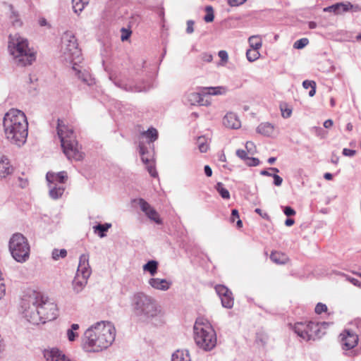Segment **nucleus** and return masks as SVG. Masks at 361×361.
I'll list each match as a JSON object with an SVG mask.
<instances>
[{"mask_svg": "<svg viewBox=\"0 0 361 361\" xmlns=\"http://www.w3.org/2000/svg\"><path fill=\"white\" fill-rule=\"evenodd\" d=\"M6 294V285L4 279H0V299H1Z\"/></svg>", "mask_w": 361, "mask_h": 361, "instance_id": "44", "label": "nucleus"}, {"mask_svg": "<svg viewBox=\"0 0 361 361\" xmlns=\"http://www.w3.org/2000/svg\"><path fill=\"white\" fill-rule=\"evenodd\" d=\"M62 49L63 53L74 61L78 60L81 56V51L78 48V44L75 37L71 33L66 32L62 37Z\"/></svg>", "mask_w": 361, "mask_h": 361, "instance_id": "12", "label": "nucleus"}, {"mask_svg": "<svg viewBox=\"0 0 361 361\" xmlns=\"http://www.w3.org/2000/svg\"><path fill=\"white\" fill-rule=\"evenodd\" d=\"M197 144L200 152H207L209 148L208 141L204 136H200L197 138Z\"/></svg>", "mask_w": 361, "mask_h": 361, "instance_id": "30", "label": "nucleus"}, {"mask_svg": "<svg viewBox=\"0 0 361 361\" xmlns=\"http://www.w3.org/2000/svg\"><path fill=\"white\" fill-rule=\"evenodd\" d=\"M215 290L221 300L222 305L226 308H231L234 304L232 292L223 285L216 286Z\"/></svg>", "mask_w": 361, "mask_h": 361, "instance_id": "14", "label": "nucleus"}, {"mask_svg": "<svg viewBox=\"0 0 361 361\" xmlns=\"http://www.w3.org/2000/svg\"><path fill=\"white\" fill-rule=\"evenodd\" d=\"M295 221L293 219H287L285 221V224L287 226H291L294 224Z\"/></svg>", "mask_w": 361, "mask_h": 361, "instance_id": "60", "label": "nucleus"}, {"mask_svg": "<svg viewBox=\"0 0 361 361\" xmlns=\"http://www.w3.org/2000/svg\"><path fill=\"white\" fill-rule=\"evenodd\" d=\"M246 151L243 149H238L236 155L241 159L244 160L245 163L250 166H256L259 165V160L257 158L249 157Z\"/></svg>", "mask_w": 361, "mask_h": 361, "instance_id": "22", "label": "nucleus"}, {"mask_svg": "<svg viewBox=\"0 0 361 361\" xmlns=\"http://www.w3.org/2000/svg\"><path fill=\"white\" fill-rule=\"evenodd\" d=\"M353 128V124L351 123H348L346 126V129L348 131H352Z\"/></svg>", "mask_w": 361, "mask_h": 361, "instance_id": "64", "label": "nucleus"}, {"mask_svg": "<svg viewBox=\"0 0 361 361\" xmlns=\"http://www.w3.org/2000/svg\"><path fill=\"white\" fill-rule=\"evenodd\" d=\"M64 192V188L63 186H58L57 185H51V188H49V195L53 199H58L63 195Z\"/></svg>", "mask_w": 361, "mask_h": 361, "instance_id": "27", "label": "nucleus"}, {"mask_svg": "<svg viewBox=\"0 0 361 361\" xmlns=\"http://www.w3.org/2000/svg\"><path fill=\"white\" fill-rule=\"evenodd\" d=\"M195 340L204 350H212L216 343V334L211 324L204 318H198L194 325Z\"/></svg>", "mask_w": 361, "mask_h": 361, "instance_id": "6", "label": "nucleus"}, {"mask_svg": "<svg viewBox=\"0 0 361 361\" xmlns=\"http://www.w3.org/2000/svg\"><path fill=\"white\" fill-rule=\"evenodd\" d=\"M51 255L53 259L58 260L60 258H65L67 256V251L66 249H54Z\"/></svg>", "mask_w": 361, "mask_h": 361, "instance_id": "38", "label": "nucleus"}, {"mask_svg": "<svg viewBox=\"0 0 361 361\" xmlns=\"http://www.w3.org/2000/svg\"><path fill=\"white\" fill-rule=\"evenodd\" d=\"M257 132L266 136H271L274 132V127L269 123H263L257 127Z\"/></svg>", "mask_w": 361, "mask_h": 361, "instance_id": "26", "label": "nucleus"}, {"mask_svg": "<svg viewBox=\"0 0 361 361\" xmlns=\"http://www.w3.org/2000/svg\"><path fill=\"white\" fill-rule=\"evenodd\" d=\"M240 218L238 211L237 209H233L231 212V221L234 222L237 219Z\"/></svg>", "mask_w": 361, "mask_h": 361, "instance_id": "50", "label": "nucleus"}, {"mask_svg": "<svg viewBox=\"0 0 361 361\" xmlns=\"http://www.w3.org/2000/svg\"><path fill=\"white\" fill-rule=\"evenodd\" d=\"M131 305L133 310L137 315L154 317L160 312L155 300L142 293L133 295Z\"/></svg>", "mask_w": 361, "mask_h": 361, "instance_id": "7", "label": "nucleus"}, {"mask_svg": "<svg viewBox=\"0 0 361 361\" xmlns=\"http://www.w3.org/2000/svg\"><path fill=\"white\" fill-rule=\"evenodd\" d=\"M142 135L148 139L150 142H153L157 140L159 136L157 130L152 127L149 128L146 131H143Z\"/></svg>", "mask_w": 361, "mask_h": 361, "instance_id": "28", "label": "nucleus"}, {"mask_svg": "<svg viewBox=\"0 0 361 361\" xmlns=\"http://www.w3.org/2000/svg\"><path fill=\"white\" fill-rule=\"evenodd\" d=\"M27 127L25 114L18 109H12L4 118V128L6 138L13 144L20 146L27 137Z\"/></svg>", "mask_w": 361, "mask_h": 361, "instance_id": "2", "label": "nucleus"}, {"mask_svg": "<svg viewBox=\"0 0 361 361\" xmlns=\"http://www.w3.org/2000/svg\"><path fill=\"white\" fill-rule=\"evenodd\" d=\"M44 357L47 361H71L62 351L55 348L44 350Z\"/></svg>", "mask_w": 361, "mask_h": 361, "instance_id": "16", "label": "nucleus"}, {"mask_svg": "<svg viewBox=\"0 0 361 361\" xmlns=\"http://www.w3.org/2000/svg\"><path fill=\"white\" fill-rule=\"evenodd\" d=\"M91 274V268L89 264V255L83 254L80 257L79 264L73 284L77 290H80L87 282Z\"/></svg>", "mask_w": 361, "mask_h": 361, "instance_id": "10", "label": "nucleus"}, {"mask_svg": "<svg viewBox=\"0 0 361 361\" xmlns=\"http://www.w3.org/2000/svg\"><path fill=\"white\" fill-rule=\"evenodd\" d=\"M281 114H282V116L283 118H288L291 116V114H292V109H289V108H287V107H283V106H281Z\"/></svg>", "mask_w": 361, "mask_h": 361, "instance_id": "42", "label": "nucleus"}, {"mask_svg": "<svg viewBox=\"0 0 361 361\" xmlns=\"http://www.w3.org/2000/svg\"><path fill=\"white\" fill-rule=\"evenodd\" d=\"M320 329V324L313 322H297L293 326L295 333L305 341L319 337Z\"/></svg>", "mask_w": 361, "mask_h": 361, "instance_id": "11", "label": "nucleus"}, {"mask_svg": "<svg viewBox=\"0 0 361 361\" xmlns=\"http://www.w3.org/2000/svg\"><path fill=\"white\" fill-rule=\"evenodd\" d=\"M202 59L204 61L211 62L213 59V57L212 54L205 53L202 54Z\"/></svg>", "mask_w": 361, "mask_h": 361, "instance_id": "55", "label": "nucleus"}, {"mask_svg": "<svg viewBox=\"0 0 361 361\" xmlns=\"http://www.w3.org/2000/svg\"><path fill=\"white\" fill-rule=\"evenodd\" d=\"M245 147L247 151V152L250 154H254L255 152V146L253 142H247L245 144Z\"/></svg>", "mask_w": 361, "mask_h": 361, "instance_id": "43", "label": "nucleus"}, {"mask_svg": "<svg viewBox=\"0 0 361 361\" xmlns=\"http://www.w3.org/2000/svg\"><path fill=\"white\" fill-rule=\"evenodd\" d=\"M13 172V167L6 157L0 156V176L6 177Z\"/></svg>", "mask_w": 361, "mask_h": 361, "instance_id": "23", "label": "nucleus"}, {"mask_svg": "<svg viewBox=\"0 0 361 361\" xmlns=\"http://www.w3.org/2000/svg\"><path fill=\"white\" fill-rule=\"evenodd\" d=\"M355 151L350 149L345 148L343 150V154L348 157H353L355 154Z\"/></svg>", "mask_w": 361, "mask_h": 361, "instance_id": "51", "label": "nucleus"}, {"mask_svg": "<svg viewBox=\"0 0 361 361\" xmlns=\"http://www.w3.org/2000/svg\"><path fill=\"white\" fill-rule=\"evenodd\" d=\"M193 26H194V22L192 21V20H188L187 22V28H186V31L188 33H192L194 31V28H193Z\"/></svg>", "mask_w": 361, "mask_h": 361, "instance_id": "52", "label": "nucleus"}, {"mask_svg": "<svg viewBox=\"0 0 361 361\" xmlns=\"http://www.w3.org/2000/svg\"><path fill=\"white\" fill-rule=\"evenodd\" d=\"M248 42L251 48L259 49L262 46V39L257 35L251 36Z\"/></svg>", "mask_w": 361, "mask_h": 361, "instance_id": "33", "label": "nucleus"}, {"mask_svg": "<svg viewBox=\"0 0 361 361\" xmlns=\"http://www.w3.org/2000/svg\"><path fill=\"white\" fill-rule=\"evenodd\" d=\"M39 23L41 26H44L47 25V20L44 18L39 19Z\"/></svg>", "mask_w": 361, "mask_h": 361, "instance_id": "63", "label": "nucleus"}, {"mask_svg": "<svg viewBox=\"0 0 361 361\" xmlns=\"http://www.w3.org/2000/svg\"><path fill=\"white\" fill-rule=\"evenodd\" d=\"M257 338L261 341L262 343H265V340L267 339V336L263 334H257Z\"/></svg>", "mask_w": 361, "mask_h": 361, "instance_id": "59", "label": "nucleus"}, {"mask_svg": "<svg viewBox=\"0 0 361 361\" xmlns=\"http://www.w3.org/2000/svg\"><path fill=\"white\" fill-rule=\"evenodd\" d=\"M67 173L65 171L59 173L48 172L46 175V179L49 183V188H51V185H57L58 183H64L67 180Z\"/></svg>", "mask_w": 361, "mask_h": 361, "instance_id": "17", "label": "nucleus"}, {"mask_svg": "<svg viewBox=\"0 0 361 361\" xmlns=\"http://www.w3.org/2000/svg\"><path fill=\"white\" fill-rule=\"evenodd\" d=\"M90 0H72L73 8L75 13L81 12L85 6L89 4Z\"/></svg>", "mask_w": 361, "mask_h": 361, "instance_id": "29", "label": "nucleus"}, {"mask_svg": "<svg viewBox=\"0 0 361 361\" xmlns=\"http://www.w3.org/2000/svg\"><path fill=\"white\" fill-rule=\"evenodd\" d=\"M216 189L222 198L226 200L230 198V193L228 190L226 188H224L223 183H218L216 185Z\"/></svg>", "mask_w": 361, "mask_h": 361, "instance_id": "36", "label": "nucleus"}, {"mask_svg": "<svg viewBox=\"0 0 361 361\" xmlns=\"http://www.w3.org/2000/svg\"><path fill=\"white\" fill-rule=\"evenodd\" d=\"M302 86L305 89L311 88V90L309 92V95L310 97H313L316 92V82L312 80H305L302 82Z\"/></svg>", "mask_w": 361, "mask_h": 361, "instance_id": "37", "label": "nucleus"}, {"mask_svg": "<svg viewBox=\"0 0 361 361\" xmlns=\"http://www.w3.org/2000/svg\"><path fill=\"white\" fill-rule=\"evenodd\" d=\"M122 35H121V40L122 41H124V40H126L130 35V32L128 31L126 29H122Z\"/></svg>", "mask_w": 361, "mask_h": 361, "instance_id": "56", "label": "nucleus"}, {"mask_svg": "<svg viewBox=\"0 0 361 361\" xmlns=\"http://www.w3.org/2000/svg\"><path fill=\"white\" fill-rule=\"evenodd\" d=\"M57 135L60 139L63 153L68 159L79 161L82 159L83 153L80 151L73 127L63 119H58Z\"/></svg>", "mask_w": 361, "mask_h": 361, "instance_id": "4", "label": "nucleus"}, {"mask_svg": "<svg viewBox=\"0 0 361 361\" xmlns=\"http://www.w3.org/2000/svg\"><path fill=\"white\" fill-rule=\"evenodd\" d=\"M224 124L226 127L238 129L240 127V121L233 113H228L224 118Z\"/></svg>", "mask_w": 361, "mask_h": 361, "instance_id": "19", "label": "nucleus"}, {"mask_svg": "<svg viewBox=\"0 0 361 361\" xmlns=\"http://www.w3.org/2000/svg\"><path fill=\"white\" fill-rule=\"evenodd\" d=\"M246 56L249 61H255L260 56V53L258 49L250 48L246 52Z\"/></svg>", "mask_w": 361, "mask_h": 361, "instance_id": "34", "label": "nucleus"}, {"mask_svg": "<svg viewBox=\"0 0 361 361\" xmlns=\"http://www.w3.org/2000/svg\"><path fill=\"white\" fill-rule=\"evenodd\" d=\"M32 306L25 310L27 319L33 324H44L52 321L57 317L56 305L39 293L35 294V298L30 296Z\"/></svg>", "mask_w": 361, "mask_h": 361, "instance_id": "3", "label": "nucleus"}, {"mask_svg": "<svg viewBox=\"0 0 361 361\" xmlns=\"http://www.w3.org/2000/svg\"><path fill=\"white\" fill-rule=\"evenodd\" d=\"M228 92V88L225 86L217 87H202L199 88V92H194L190 95V101L193 104L198 103L202 106H208L210 102L207 99H204L206 95H224Z\"/></svg>", "mask_w": 361, "mask_h": 361, "instance_id": "9", "label": "nucleus"}, {"mask_svg": "<svg viewBox=\"0 0 361 361\" xmlns=\"http://www.w3.org/2000/svg\"><path fill=\"white\" fill-rule=\"evenodd\" d=\"M18 182L19 186L22 188H24L28 185V180L27 178L19 177Z\"/></svg>", "mask_w": 361, "mask_h": 361, "instance_id": "49", "label": "nucleus"}, {"mask_svg": "<svg viewBox=\"0 0 361 361\" xmlns=\"http://www.w3.org/2000/svg\"><path fill=\"white\" fill-rule=\"evenodd\" d=\"M308 26L310 29H314L317 27V23L313 21H310L308 23Z\"/></svg>", "mask_w": 361, "mask_h": 361, "instance_id": "61", "label": "nucleus"}, {"mask_svg": "<svg viewBox=\"0 0 361 361\" xmlns=\"http://www.w3.org/2000/svg\"><path fill=\"white\" fill-rule=\"evenodd\" d=\"M326 311L327 307L325 304L319 302L315 307V312L318 314H320L322 312H326Z\"/></svg>", "mask_w": 361, "mask_h": 361, "instance_id": "41", "label": "nucleus"}, {"mask_svg": "<svg viewBox=\"0 0 361 361\" xmlns=\"http://www.w3.org/2000/svg\"><path fill=\"white\" fill-rule=\"evenodd\" d=\"M219 56L224 61H226L228 58L227 52L224 50H221L219 52Z\"/></svg>", "mask_w": 361, "mask_h": 361, "instance_id": "53", "label": "nucleus"}, {"mask_svg": "<svg viewBox=\"0 0 361 361\" xmlns=\"http://www.w3.org/2000/svg\"><path fill=\"white\" fill-rule=\"evenodd\" d=\"M158 263L156 261L152 260L148 262L143 266L144 271H149L152 276L155 275L157 271Z\"/></svg>", "mask_w": 361, "mask_h": 361, "instance_id": "32", "label": "nucleus"}, {"mask_svg": "<svg viewBox=\"0 0 361 361\" xmlns=\"http://www.w3.org/2000/svg\"><path fill=\"white\" fill-rule=\"evenodd\" d=\"M116 329L109 322H99L86 330L82 339L84 349L99 352L106 349L115 339Z\"/></svg>", "mask_w": 361, "mask_h": 361, "instance_id": "1", "label": "nucleus"}, {"mask_svg": "<svg viewBox=\"0 0 361 361\" xmlns=\"http://www.w3.org/2000/svg\"><path fill=\"white\" fill-rule=\"evenodd\" d=\"M8 49L16 63L19 66L30 65L36 59V52L29 47L27 39L18 34L9 36Z\"/></svg>", "mask_w": 361, "mask_h": 361, "instance_id": "5", "label": "nucleus"}, {"mask_svg": "<svg viewBox=\"0 0 361 361\" xmlns=\"http://www.w3.org/2000/svg\"><path fill=\"white\" fill-rule=\"evenodd\" d=\"M271 260L279 265H284L290 262L288 256L281 251L274 250L271 252Z\"/></svg>", "mask_w": 361, "mask_h": 361, "instance_id": "20", "label": "nucleus"}, {"mask_svg": "<svg viewBox=\"0 0 361 361\" xmlns=\"http://www.w3.org/2000/svg\"><path fill=\"white\" fill-rule=\"evenodd\" d=\"M284 214L288 216H293L295 214V211L290 207H286L283 209Z\"/></svg>", "mask_w": 361, "mask_h": 361, "instance_id": "45", "label": "nucleus"}, {"mask_svg": "<svg viewBox=\"0 0 361 361\" xmlns=\"http://www.w3.org/2000/svg\"><path fill=\"white\" fill-rule=\"evenodd\" d=\"M347 279L349 282H350L354 286L360 287V288L361 287V283L357 279L351 278V277H348Z\"/></svg>", "mask_w": 361, "mask_h": 361, "instance_id": "54", "label": "nucleus"}, {"mask_svg": "<svg viewBox=\"0 0 361 361\" xmlns=\"http://www.w3.org/2000/svg\"><path fill=\"white\" fill-rule=\"evenodd\" d=\"M172 361H191L188 350H178L172 356Z\"/></svg>", "mask_w": 361, "mask_h": 361, "instance_id": "25", "label": "nucleus"}, {"mask_svg": "<svg viewBox=\"0 0 361 361\" xmlns=\"http://www.w3.org/2000/svg\"><path fill=\"white\" fill-rule=\"evenodd\" d=\"M139 205L142 211L145 212L149 219L158 224H161V219H160L159 214L147 202L143 199H140Z\"/></svg>", "mask_w": 361, "mask_h": 361, "instance_id": "15", "label": "nucleus"}, {"mask_svg": "<svg viewBox=\"0 0 361 361\" xmlns=\"http://www.w3.org/2000/svg\"><path fill=\"white\" fill-rule=\"evenodd\" d=\"M140 153L141 154L142 161L147 165V169L149 174L152 177H156L157 176V173L156 171L154 161L152 159H145L144 146H140Z\"/></svg>", "mask_w": 361, "mask_h": 361, "instance_id": "21", "label": "nucleus"}, {"mask_svg": "<svg viewBox=\"0 0 361 361\" xmlns=\"http://www.w3.org/2000/svg\"><path fill=\"white\" fill-rule=\"evenodd\" d=\"M205 11L207 14L205 15L204 20L207 23H211L214 20V10L212 6H207L205 8Z\"/></svg>", "mask_w": 361, "mask_h": 361, "instance_id": "39", "label": "nucleus"}, {"mask_svg": "<svg viewBox=\"0 0 361 361\" xmlns=\"http://www.w3.org/2000/svg\"><path fill=\"white\" fill-rule=\"evenodd\" d=\"M353 8V5H352L350 2L345 3H337L332 6L326 7L324 8V11L325 12H332L336 15L341 14L344 12H347Z\"/></svg>", "mask_w": 361, "mask_h": 361, "instance_id": "18", "label": "nucleus"}, {"mask_svg": "<svg viewBox=\"0 0 361 361\" xmlns=\"http://www.w3.org/2000/svg\"><path fill=\"white\" fill-rule=\"evenodd\" d=\"M273 178H274V183L275 185L280 186L282 184L283 179L279 175L274 174Z\"/></svg>", "mask_w": 361, "mask_h": 361, "instance_id": "48", "label": "nucleus"}, {"mask_svg": "<svg viewBox=\"0 0 361 361\" xmlns=\"http://www.w3.org/2000/svg\"><path fill=\"white\" fill-rule=\"evenodd\" d=\"M309 43V40L307 38H302L300 39L297 40L293 44V47L297 49H300L304 48L305 46H307Z\"/></svg>", "mask_w": 361, "mask_h": 361, "instance_id": "40", "label": "nucleus"}, {"mask_svg": "<svg viewBox=\"0 0 361 361\" xmlns=\"http://www.w3.org/2000/svg\"><path fill=\"white\" fill-rule=\"evenodd\" d=\"M111 226L110 224H98L93 227L94 233H97L100 238L105 236L104 233Z\"/></svg>", "mask_w": 361, "mask_h": 361, "instance_id": "31", "label": "nucleus"}, {"mask_svg": "<svg viewBox=\"0 0 361 361\" xmlns=\"http://www.w3.org/2000/svg\"><path fill=\"white\" fill-rule=\"evenodd\" d=\"M324 178H325L326 180H331V179L333 178V176H332V174H331V173H326L324 174Z\"/></svg>", "mask_w": 361, "mask_h": 361, "instance_id": "62", "label": "nucleus"}, {"mask_svg": "<svg viewBox=\"0 0 361 361\" xmlns=\"http://www.w3.org/2000/svg\"><path fill=\"white\" fill-rule=\"evenodd\" d=\"M340 342L343 349L350 350L357 345L358 336L349 330H345L340 334Z\"/></svg>", "mask_w": 361, "mask_h": 361, "instance_id": "13", "label": "nucleus"}, {"mask_svg": "<svg viewBox=\"0 0 361 361\" xmlns=\"http://www.w3.org/2000/svg\"><path fill=\"white\" fill-rule=\"evenodd\" d=\"M246 0H228V4L231 6H237L243 4Z\"/></svg>", "mask_w": 361, "mask_h": 361, "instance_id": "47", "label": "nucleus"}, {"mask_svg": "<svg viewBox=\"0 0 361 361\" xmlns=\"http://www.w3.org/2000/svg\"><path fill=\"white\" fill-rule=\"evenodd\" d=\"M255 212L261 216L263 219L269 220L270 217L269 214L267 212H263L259 208L255 209Z\"/></svg>", "mask_w": 361, "mask_h": 361, "instance_id": "46", "label": "nucleus"}, {"mask_svg": "<svg viewBox=\"0 0 361 361\" xmlns=\"http://www.w3.org/2000/svg\"><path fill=\"white\" fill-rule=\"evenodd\" d=\"M333 125H334V122L331 119H327L324 123V127L326 128H329L332 127Z\"/></svg>", "mask_w": 361, "mask_h": 361, "instance_id": "58", "label": "nucleus"}, {"mask_svg": "<svg viewBox=\"0 0 361 361\" xmlns=\"http://www.w3.org/2000/svg\"><path fill=\"white\" fill-rule=\"evenodd\" d=\"M79 329V325L77 324H73L71 326V328L67 331L68 338L70 341H75V338L78 336V334L76 332Z\"/></svg>", "mask_w": 361, "mask_h": 361, "instance_id": "35", "label": "nucleus"}, {"mask_svg": "<svg viewBox=\"0 0 361 361\" xmlns=\"http://www.w3.org/2000/svg\"><path fill=\"white\" fill-rule=\"evenodd\" d=\"M9 250L13 257L18 262H25L30 256L27 240L20 233H15L9 241Z\"/></svg>", "mask_w": 361, "mask_h": 361, "instance_id": "8", "label": "nucleus"}, {"mask_svg": "<svg viewBox=\"0 0 361 361\" xmlns=\"http://www.w3.org/2000/svg\"><path fill=\"white\" fill-rule=\"evenodd\" d=\"M204 173H205L207 176H208V177L212 176V169L210 168L209 166L206 165L204 166Z\"/></svg>", "mask_w": 361, "mask_h": 361, "instance_id": "57", "label": "nucleus"}, {"mask_svg": "<svg viewBox=\"0 0 361 361\" xmlns=\"http://www.w3.org/2000/svg\"><path fill=\"white\" fill-rule=\"evenodd\" d=\"M149 285L158 290H166L169 288L170 283L166 279L152 278L149 281Z\"/></svg>", "mask_w": 361, "mask_h": 361, "instance_id": "24", "label": "nucleus"}]
</instances>
